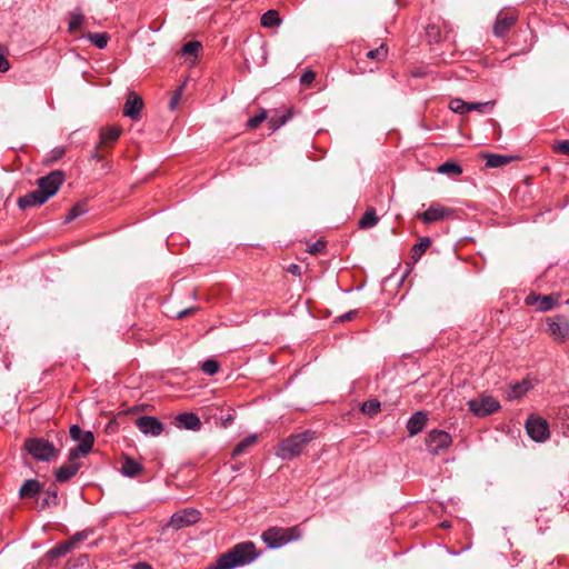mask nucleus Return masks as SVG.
I'll list each match as a JSON object with an SVG mask.
<instances>
[{
  "label": "nucleus",
  "mask_w": 569,
  "mask_h": 569,
  "mask_svg": "<svg viewBox=\"0 0 569 569\" xmlns=\"http://www.w3.org/2000/svg\"><path fill=\"white\" fill-rule=\"evenodd\" d=\"M259 556L260 552L252 541H243L219 555L216 561L204 569H236L252 563Z\"/></svg>",
  "instance_id": "obj_1"
},
{
  "label": "nucleus",
  "mask_w": 569,
  "mask_h": 569,
  "mask_svg": "<svg viewBox=\"0 0 569 569\" xmlns=\"http://www.w3.org/2000/svg\"><path fill=\"white\" fill-rule=\"evenodd\" d=\"M313 439H316V432L312 430L290 435L279 443L276 455L282 460H292L299 457Z\"/></svg>",
  "instance_id": "obj_2"
},
{
  "label": "nucleus",
  "mask_w": 569,
  "mask_h": 569,
  "mask_svg": "<svg viewBox=\"0 0 569 569\" xmlns=\"http://www.w3.org/2000/svg\"><path fill=\"white\" fill-rule=\"evenodd\" d=\"M302 536L299 526L290 528L271 527L262 532L263 542L271 549L280 548L290 541L300 539Z\"/></svg>",
  "instance_id": "obj_3"
},
{
  "label": "nucleus",
  "mask_w": 569,
  "mask_h": 569,
  "mask_svg": "<svg viewBox=\"0 0 569 569\" xmlns=\"http://www.w3.org/2000/svg\"><path fill=\"white\" fill-rule=\"evenodd\" d=\"M69 432L71 439L79 443L74 448L70 449L68 459L73 461L78 460L80 457L87 456L93 447V433L91 431H83L78 425L71 426Z\"/></svg>",
  "instance_id": "obj_4"
},
{
  "label": "nucleus",
  "mask_w": 569,
  "mask_h": 569,
  "mask_svg": "<svg viewBox=\"0 0 569 569\" xmlns=\"http://www.w3.org/2000/svg\"><path fill=\"white\" fill-rule=\"evenodd\" d=\"M69 432L71 439L79 443L74 448L70 449L68 459L73 461L78 460L80 457L87 456L93 447V433L91 431H83L78 425L71 426Z\"/></svg>",
  "instance_id": "obj_5"
},
{
  "label": "nucleus",
  "mask_w": 569,
  "mask_h": 569,
  "mask_svg": "<svg viewBox=\"0 0 569 569\" xmlns=\"http://www.w3.org/2000/svg\"><path fill=\"white\" fill-rule=\"evenodd\" d=\"M24 449L38 461L50 462L58 457L54 446L42 438H30L24 442Z\"/></svg>",
  "instance_id": "obj_6"
},
{
  "label": "nucleus",
  "mask_w": 569,
  "mask_h": 569,
  "mask_svg": "<svg viewBox=\"0 0 569 569\" xmlns=\"http://www.w3.org/2000/svg\"><path fill=\"white\" fill-rule=\"evenodd\" d=\"M469 410L479 418L487 417L500 409V403L489 395H480L478 398L468 401Z\"/></svg>",
  "instance_id": "obj_7"
},
{
  "label": "nucleus",
  "mask_w": 569,
  "mask_h": 569,
  "mask_svg": "<svg viewBox=\"0 0 569 569\" xmlns=\"http://www.w3.org/2000/svg\"><path fill=\"white\" fill-rule=\"evenodd\" d=\"M452 443L450 433L443 430L433 429L426 438V446L432 456H439Z\"/></svg>",
  "instance_id": "obj_8"
},
{
  "label": "nucleus",
  "mask_w": 569,
  "mask_h": 569,
  "mask_svg": "<svg viewBox=\"0 0 569 569\" xmlns=\"http://www.w3.org/2000/svg\"><path fill=\"white\" fill-rule=\"evenodd\" d=\"M64 181V173L61 170H53L49 174L38 179V190L50 199L54 196Z\"/></svg>",
  "instance_id": "obj_9"
},
{
  "label": "nucleus",
  "mask_w": 569,
  "mask_h": 569,
  "mask_svg": "<svg viewBox=\"0 0 569 569\" xmlns=\"http://www.w3.org/2000/svg\"><path fill=\"white\" fill-rule=\"evenodd\" d=\"M548 332L555 341L562 343L569 338V319L563 315L547 320Z\"/></svg>",
  "instance_id": "obj_10"
},
{
  "label": "nucleus",
  "mask_w": 569,
  "mask_h": 569,
  "mask_svg": "<svg viewBox=\"0 0 569 569\" xmlns=\"http://www.w3.org/2000/svg\"><path fill=\"white\" fill-rule=\"evenodd\" d=\"M526 430L528 436L537 442L546 441L550 435L548 422L542 418L533 416L527 419Z\"/></svg>",
  "instance_id": "obj_11"
},
{
  "label": "nucleus",
  "mask_w": 569,
  "mask_h": 569,
  "mask_svg": "<svg viewBox=\"0 0 569 569\" xmlns=\"http://www.w3.org/2000/svg\"><path fill=\"white\" fill-rule=\"evenodd\" d=\"M200 520V512L192 508L182 509L174 512L170 519V526L179 530L181 528L191 526Z\"/></svg>",
  "instance_id": "obj_12"
},
{
  "label": "nucleus",
  "mask_w": 569,
  "mask_h": 569,
  "mask_svg": "<svg viewBox=\"0 0 569 569\" xmlns=\"http://www.w3.org/2000/svg\"><path fill=\"white\" fill-rule=\"evenodd\" d=\"M453 213V209L446 208L440 203H431L425 212L418 214V218L425 223H432L452 217Z\"/></svg>",
  "instance_id": "obj_13"
},
{
  "label": "nucleus",
  "mask_w": 569,
  "mask_h": 569,
  "mask_svg": "<svg viewBox=\"0 0 569 569\" xmlns=\"http://www.w3.org/2000/svg\"><path fill=\"white\" fill-rule=\"evenodd\" d=\"M136 426L146 436L158 437L163 431V423L152 416L139 417Z\"/></svg>",
  "instance_id": "obj_14"
},
{
  "label": "nucleus",
  "mask_w": 569,
  "mask_h": 569,
  "mask_svg": "<svg viewBox=\"0 0 569 569\" xmlns=\"http://www.w3.org/2000/svg\"><path fill=\"white\" fill-rule=\"evenodd\" d=\"M517 19L518 17L515 13H503L500 11L493 24V34L499 38L505 37L516 23Z\"/></svg>",
  "instance_id": "obj_15"
},
{
  "label": "nucleus",
  "mask_w": 569,
  "mask_h": 569,
  "mask_svg": "<svg viewBox=\"0 0 569 569\" xmlns=\"http://www.w3.org/2000/svg\"><path fill=\"white\" fill-rule=\"evenodd\" d=\"M143 108L142 98L136 92L131 91L128 94L123 107V116L128 117L132 120H138L140 118L141 110Z\"/></svg>",
  "instance_id": "obj_16"
},
{
  "label": "nucleus",
  "mask_w": 569,
  "mask_h": 569,
  "mask_svg": "<svg viewBox=\"0 0 569 569\" xmlns=\"http://www.w3.org/2000/svg\"><path fill=\"white\" fill-rule=\"evenodd\" d=\"M49 199L42 193V190H33L23 197H20L18 204L21 209L31 207H39L46 203Z\"/></svg>",
  "instance_id": "obj_17"
},
{
  "label": "nucleus",
  "mask_w": 569,
  "mask_h": 569,
  "mask_svg": "<svg viewBox=\"0 0 569 569\" xmlns=\"http://www.w3.org/2000/svg\"><path fill=\"white\" fill-rule=\"evenodd\" d=\"M532 388V383L523 379L522 381L512 383L506 390V398L509 401L516 400L525 396Z\"/></svg>",
  "instance_id": "obj_18"
},
{
  "label": "nucleus",
  "mask_w": 569,
  "mask_h": 569,
  "mask_svg": "<svg viewBox=\"0 0 569 569\" xmlns=\"http://www.w3.org/2000/svg\"><path fill=\"white\" fill-rule=\"evenodd\" d=\"M428 421L427 413L423 411L415 412L407 422V429L410 436H415L423 430Z\"/></svg>",
  "instance_id": "obj_19"
},
{
  "label": "nucleus",
  "mask_w": 569,
  "mask_h": 569,
  "mask_svg": "<svg viewBox=\"0 0 569 569\" xmlns=\"http://www.w3.org/2000/svg\"><path fill=\"white\" fill-rule=\"evenodd\" d=\"M180 428L198 431L201 428V421L199 417L193 412H183L176 418Z\"/></svg>",
  "instance_id": "obj_20"
},
{
  "label": "nucleus",
  "mask_w": 569,
  "mask_h": 569,
  "mask_svg": "<svg viewBox=\"0 0 569 569\" xmlns=\"http://www.w3.org/2000/svg\"><path fill=\"white\" fill-rule=\"evenodd\" d=\"M80 469V463L77 460L70 461L56 470V480L59 482H67L77 475Z\"/></svg>",
  "instance_id": "obj_21"
},
{
  "label": "nucleus",
  "mask_w": 569,
  "mask_h": 569,
  "mask_svg": "<svg viewBox=\"0 0 569 569\" xmlns=\"http://www.w3.org/2000/svg\"><path fill=\"white\" fill-rule=\"evenodd\" d=\"M42 485L36 479L26 480L19 490V496L22 499L34 498L42 491Z\"/></svg>",
  "instance_id": "obj_22"
},
{
  "label": "nucleus",
  "mask_w": 569,
  "mask_h": 569,
  "mask_svg": "<svg viewBox=\"0 0 569 569\" xmlns=\"http://www.w3.org/2000/svg\"><path fill=\"white\" fill-rule=\"evenodd\" d=\"M142 471V466L136 461L133 458L126 457L122 466H121V472L123 476L133 478L138 476Z\"/></svg>",
  "instance_id": "obj_23"
},
{
  "label": "nucleus",
  "mask_w": 569,
  "mask_h": 569,
  "mask_svg": "<svg viewBox=\"0 0 569 569\" xmlns=\"http://www.w3.org/2000/svg\"><path fill=\"white\" fill-rule=\"evenodd\" d=\"M378 222L379 217L376 213V209L373 207H369L360 218L358 224L360 229H370L377 226Z\"/></svg>",
  "instance_id": "obj_24"
},
{
  "label": "nucleus",
  "mask_w": 569,
  "mask_h": 569,
  "mask_svg": "<svg viewBox=\"0 0 569 569\" xmlns=\"http://www.w3.org/2000/svg\"><path fill=\"white\" fill-rule=\"evenodd\" d=\"M122 130L118 127H109L100 131L99 146L106 147L109 142H114L119 139Z\"/></svg>",
  "instance_id": "obj_25"
},
{
  "label": "nucleus",
  "mask_w": 569,
  "mask_h": 569,
  "mask_svg": "<svg viewBox=\"0 0 569 569\" xmlns=\"http://www.w3.org/2000/svg\"><path fill=\"white\" fill-rule=\"evenodd\" d=\"M486 166L488 168H499L505 164H508L512 158L508 156L497 154V153H487L485 154Z\"/></svg>",
  "instance_id": "obj_26"
},
{
  "label": "nucleus",
  "mask_w": 569,
  "mask_h": 569,
  "mask_svg": "<svg viewBox=\"0 0 569 569\" xmlns=\"http://www.w3.org/2000/svg\"><path fill=\"white\" fill-rule=\"evenodd\" d=\"M281 23V18L277 10H268L261 17V26L264 28L278 27Z\"/></svg>",
  "instance_id": "obj_27"
},
{
  "label": "nucleus",
  "mask_w": 569,
  "mask_h": 569,
  "mask_svg": "<svg viewBox=\"0 0 569 569\" xmlns=\"http://www.w3.org/2000/svg\"><path fill=\"white\" fill-rule=\"evenodd\" d=\"M257 440L258 438L256 433L249 435L233 448L232 457L241 456L247 450V448L253 446L257 442Z\"/></svg>",
  "instance_id": "obj_28"
},
{
  "label": "nucleus",
  "mask_w": 569,
  "mask_h": 569,
  "mask_svg": "<svg viewBox=\"0 0 569 569\" xmlns=\"http://www.w3.org/2000/svg\"><path fill=\"white\" fill-rule=\"evenodd\" d=\"M71 550H72V548L70 547L69 542L66 541V542L60 543V545L51 548L50 550H48L46 553V557L50 560H53V559L66 556Z\"/></svg>",
  "instance_id": "obj_29"
},
{
  "label": "nucleus",
  "mask_w": 569,
  "mask_h": 569,
  "mask_svg": "<svg viewBox=\"0 0 569 569\" xmlns=\"http://www.w3.org/2000/svg\"><path fill=\"white\" fill-rule=\"evenodd\" d=\"M437 172L448 176H459L462 173V168L457 162L447 161L438 167Z\"/></svg>",
  "instance_id": "obj_30"
},
{
  "label": "nucleus",
  "mask_w": 569,
  "mask_h": 569,
  "mask_svg": "<svg viewBox=\"0 0 569 569\" xmlns=\"http://www.w3.org/2000/svg\"><path fill=\"white\" fill-rule=\"evenodd\" d=\"M558 306V297L553 295H541L538 311L546 312Z\"/></svg>",
  "instance_id": "obj_31"
},
{
  "label": "nucleus",
  "mask_w": 569,
  "mask_h": 569,
  "mask_svg": "<svg viewBox=\"0 0 569 569\" xmlns=\"http://www.w3.org/2000/svg\"><path fill=\"white\" fill-rule=\"evenodd\" d=\"M89 566L88 555H80L67 562V569H88Z\"/></svg>",
  "instance_id": "obj_32"
},
{
  "label": "nucleus",
  "mask_w": 569,
  "mask_h": 569,
  "mask_svg": "<svg viewBox=\"0 0 569 569\" xmlns=\"http://www.w3.org/2000/svg\"><path fill=\"white\" fill-rule=\"evenodd\" d=\"M88 40L99 49H103L108 44L109 36L103 32L89 33Z\"/></svg>",
  "instance_id": "obj_33"
},
{
  "label": "nucleus",
  "mask_w": 569,
  "mask_h": 569,
  "mask_svg": "<svg viewBox=\"0 0 569 569\" xmlns=\"http://www.w3.org/2000/svg\"><path fill=\"white\" fill-rule=\"evenodd\" d=\"M431 240L429 238H422L418 243L412 247V258L418 260L426 250L430 247Z\"/></svg>",
  "instance_id": "obj_34"
},
{
  "label": "nucleus",
  "mask_w": 569,
  "mask_h": 569,
  "mask_svg": "<svg viewBox=\"0 0 569 569\" xmlns=\"http://www.w3.org/2000/svg\"><path fill=\"white\" fill-rule=\"evenodd\" d=\"M449 109L458 114H465L468 112V102L460 98H453L449 102Z\"/></svg>",
  "instance_id": "obj_35"
},
{
  "label": "nucleus",
  "mask_w": 569,
  "mask_h": 569,
  "mask_svg": "<svg viewBox=\"0 0 569 569\" xmlns=\"http://www.w3.org/2000/svg\"><path fill=\"white\" fill-rule=\"evenodd\" d=\"M380 410V402L376 399L367 400L361 406V411L370 417L377 415Z\"/></svg>",
  "instance_id": "obj_36"
},
{
  "label": "nucleus",
  "mask_w": 569,
  "mask_h": 569,
  "mask_svg": "<svg viewBox=\"0 0 569 569\" xmlns=\"http://www.w3.org/2000/svg\"><path fill=\"white\" fill-rule=\"evenodd\" d=\"M388 48L386 44H381L379 48L367 52V58L376 61H383L387 58Z\"/></svg>",
  "instance_id": "obj_37"
},
{
  "label": "nucleus",
  "mask_w": 569,
  "mask_h": 569,
  "mask_svg": "<svg viewBox=\"0 0 569 569\" xmlns=\"http://www.w3.org/2000/svg\"><path fill=\"white\" fill-rule=\"evenodd\" d=\"M495 106V101L487 102H468V112L478 111L480 113H486L491 110Z\"/></svg>",
  "instance_id": "obj_38"
},
{
  "label": "nucleus",
  "mask_w": 569,
  "mask_h": 569,
  "mask_svg": "<svg viewBox=\"0 0 569 569\" xmlns=\"http://www.w3.org/2000/svg\"><path fill=\"white\" fill-rule=\"evenodd\" d=\"M201 48V43L198 42V41H189L187 43L183 44L182 47V54L183 56H187V57H193L196 58L199 50Z\"/></svg>",
  "instance_id": "obj_39"
},
{
  "label": "nucleus",
  "mask_w": 569,
  "mask_h": 569,
  "mask_svg": "<svg viewBox=\"0 0 569 569\" xmlns=\"http://www.w3.org/2000/svg\"><path fill=\"white\" fill-rule=\"evenodd\" d=\"M59 502L58 500V493L56 490H48L46 492V497L42 499L40 508L46 509L49 507H54Z\"/></svg>",
  "instance_id": "obj_40"
},
{
  "label": "nucleus",
  "mask_w": 569,
  "mask_h": 569,
  "mask_svg": "<svg viewBox=\"0 0 569 569\" xmlns=\"http://www.w3.org/2000/svg\"><path fill=\"white\" fill-rule=\"evenodd\" d=\"M87 211V207L84 203H77L74 204L69 213L66 217L64 222H71L72 220L77 219L78 217L82 216Z\"/></svg>",
  "instance_id": "obj_41"
},
{
  "label": "nucleus",
  "mask_w": 569,
  "mask_h": 569,
  "mask_svg": "<svg viewBox=\"0 0 569 569\" xmlns=\"http://www.w3.org/2000/svg\"><path fill=\"white\" fill-rule=\"evenodd\" d=\"M219 363L213 359H207L202 362L201 369L206 375L213 376L219 371Z\"/></svg>",
  "instance_id": "obj_42"
},
{
  "label": "nucleus",
  "mask_w": 569,
  "mask_h": 569,
  "mask_svg": "<svg viewBox=\"0 0 569 569\" xmlns=\"http://www.w3.org/2000/svg\"><path fill=\"white\" fill-rule=\"evenodd\" d=\"M92 533L91 529L76 532L69 540L70 547L73 549L78 543L86 540Z\"/></svg>",
  "instance_id": "obj_43"
},
{
  "label": "nucleus",
  "mask_w": 569,
  "mask_h": 569,
  "mask_svg": "<svg viewBox=\"0 0 569 569\" xmlns=\"http://www.w3.org/2000/svg\"><path fill=\"white\" fill-rule=\"evenodd\" d=\"M267 112L266 110H261L258 114H254L253 117H251L248 122H247V127L250 128V129H256L257 127H259V124L261 122H263L266 119H267Z\"/></svg>",
  "instance_id": "obj_44"
},
{
  "label": "nucleus",
  "mask_w": 569,
  "mask_h": 569,
  "mask_svg": "<svg viewBox=\"0 0 569 569\" xmlns=\"http://www.w3.org/2000/svg\"><path fill=\"white\" fill-rule=\"evenodd\" d=\"M83 22V16L81 13H72L69 21V31L76 32Z\"/></svg>",
  "instance_id": "obj_45"
},
{
  "label": "nucleus",
  "mask_w": 569,
  "mask_h": 569,
  "mask_svg": "<svg viewBox=\"0 0 569 569\" xmlns=\"http://www.w3.org/2000/svg\"><path fill=\"white\" fill-rule=\"evenodd\" d=\"M183 89H184V86L181 84L173 93V96L171 97L170 99V103H169V107L171 110L176 109V107L178 106L179 101H180V98L183 93Z\"/></svg>",
  "instance_id": "obj_46"
},
{
  "label": "nucleus",
  "mask_w": 569,
  "mask_h": 569,
  "mask_svg": "<svg viewBox=\"0 0 569 569\" xmlns=\"http://www.w3.org/2000/svg\"><path fill=\"white\" fill-rule=\"evenodd\" d=\"M540 296H541V295H538V293L531 292V293H529V295L525 298V303H526L527 306H533V307H536V310L538 311L539 301H540Z\"/></svg>",
  "instance_id": "obj_47"
},
{
  "label": "nucleus",
  "mask_w": 569,
  "mask_h": 569,
  "mask_svg": "<svg viewBox=\"0 0 569 569\" xmlns=\"http://www.w3.org/2000/svg\"><path fill=\"white\" fill-rule=\"evenodd\" d=\"M555 150L559 153L569 156V140L558 141Z\"/></svg>",
  "instance_id": "obj_48"
},
{
  "label": "nucleus",
  "mask_w": 569,
  "mask_h": 569,
  "mask_svg": "<svg viewBox=\"0 0 569 569\" xmlns=\"http://www.w3.org/2000/svg\"><path fill=\"white\" fill-rule=\"evenodd\" d=\"M316 79V73L311 70H308L306 72L302 73L301 78H300V82L302 84H311Z\"/></svg>",
  "instance_id": "obj_49"
},
{
  "label": "nucleus",
  "mask_w": 569,
  "mask_h": 569,
  "mask_svg": "<svg viewBox=\"0 0 569 569\" xmlns=\"http://www.w3.org/2000/svg\"><path fill=\"white\" fill-rule=\"evenodd\" d=\"M289 118H290L289 116H282L280 120L270 118V120H269L270 127L273 130H276V129L280 128L281 126H283L289 120Z\"/></svg>",
  "instance_id": "obj_50"
},
{
  "label": "nucleus",
  "mask_w": 569,
  "mask_h": 569,
  "mask_svg": "<svg viewBox=\"0 0 569 569\" xmlns=\"http://www.w3.org/2000/svg\"><path fill=\"white\" fill-rule=\"evenodd\" d=\"M325 248H326V243L321 240H318L310 246V248L308 249V252L315 254V253L321 252Z\"/></svg>",
  "instance_id": "obj_51"
},
{
  "label": "nucleus",
  "mask_w": 569,
  "mask_h": 569,
  "mask_svg": "<svg viewBox=\"0 0 569 569\" xmlns=\"http://www.w3.org/2000/svg\"><path fill=\"white\" fill-rule=\"evenodd\" d=\"M197 310H198V309H197V308H194V307L183 309V310H181V311L177 315V318H178V319H182V318H184V317H187V316H190V315L194 313Z\"/></svg>",
  "instance_id": "obj_52"
},
{
  "label": "nucleus",
  "mask_w": 569,
  "mask_h": 569,
  "mask_svg": "<svg viewBox=\"0 0 569 569\" xmlns=\"http://www.w3.org/2000/svg\"><path fill=\"white\" fill-rule=\"evenodd\" d=\"M102 148V146H99V143L97 144V147L94 148V151L92 152L91 154V159L92 160H96V161H101L103 159V154H101L99 152V149Z\"/></svg>",
  "instance_id": "obj_53"
},
{
  "label": "nucleus",
  "mask_w": 569,
  "mask_h": 569,
  "mask_svg": "<svg viewBox=\"0 0 569 569\" xmlns=\"http://www.w3.org/2000/svg\"><path fill=\"white\" fill-rule=\"evenodd\" d=\"M9 61L2 54H0V72H6L9 70Z\"/></svg>",
  "instance_id": "obj_54"
},
{
  "label": "nucleus",
  "mask_w": 569,
  "mask_h": 569,
  "mask_svg": "<svg viewBox=\"0 0 569 569\" xmlns=\"http://www.w3.org/2000/svg\"><path fill=\"white\" fill-rule=\"evenodd\" d=\"M234 418L232 415H227L226 417L221 418V425L227 428L233 422Z\"/></svg>",
  "instance_id": "obj_55"
},
{
  "label": "nucleus",
  "mask_w": 569,
  "mask_h": 569,
  "mask_svg": "<svg viewBox=\"0 0 569 569\" xmlns=\"http://www.w3.org/2000/svg\"><path fill=\"white\" fill-rule=\"evenodd\" d=\"M133 569H153L148 562L140 561L134 565Z\"/></svg>",
  "instance_id": "obj_56"
},
{
  "label": "nucleus",
  "mask_w": 569,
  "mask_h": 569,
  "mask_svg": "<svg viewBox=\"0 0 569 569\" xmlns=\"http://www.w3.org/2000/svg\"><path fill=\"white\" fill-rule=\"evenodd\" d=\"M52 152H53L52 160H57L63 156L64 149H54Z\"/></svg>",
  "instance_id": "obj_57"
},
{
  "label": "nucleus",
  "mask_w": 569,
  "mask_h": 569,
  "mask_svg": "<svg viewBox=\"0 0 569 569\" xmlns=\"http://www.w3.org/2000/svg\"><path fill=\"white\" fill-rule=\"evenodd\" d=\"M356 311L355 310H351L345 315L341 316V320L342 321H346V320H351L355 316H356Z\"/></svg>",
  "instance_id": "obj_58"
},
{
  "label": "nucleus",
  "mask_w": 569,
  "mask_h": 569,
  "mask_svg": "<svg viewBox=\"0 0 569 569\" xmlns=\"http://www.w3.org/2000/svg\"><path fill=\"white\" fill-rule=\"evenodd\" d=\"M288 271L292 274H300V267L298 264H290Z\"/></svg>",
  "instance_id": "obj_59"
},
{
  "label": "nucleus",
  "mask_w": 569,
  "mask_h": 569,
  "mask_svg": "<svg viewBox=\"0 0 569 569\" xmlns=\"http://www.w3.org/2000/svg\"><path fill=\"white\" fill-rule=\"evenodd\" d=\"M441 526H442L443 528H449V527H450V525H449L447 521L442 522V525H441Z\"/></svg>",
  "instance_id": "obj_60"
},
{
  "label": "nucleus",
  "mask_w": 569,
  "mask_h": 569,
  "mask_svg": "<svg viewBox=\"0 0 569 569\" xmlns=\"http://www.w3.org/2000/svg\"><path fill=\"white\" fill-rule=\"evenodd\" d=\"M567 305H569V299L566 301Z\"/></svg>",
  "instance_id": "obj_61"
}]
</instances>
